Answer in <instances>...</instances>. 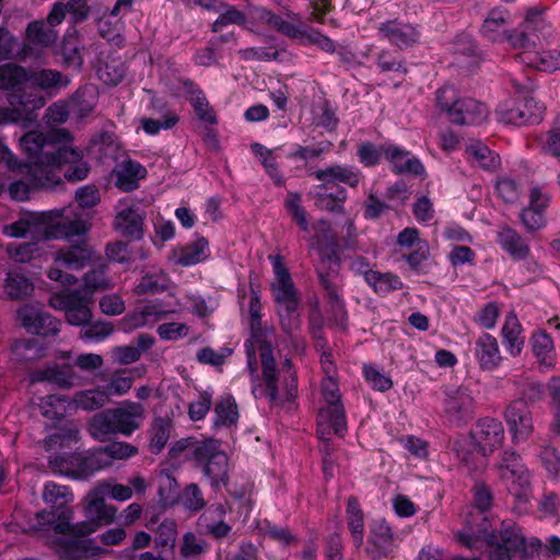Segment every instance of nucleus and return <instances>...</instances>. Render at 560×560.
I'll return each instance as SVG.
<instances>
[{
  "instance_id": "0eeeda50",
  "label": "nucleus",
  "mask_w": 560,
  "mask_h": 560,
  "mask_svg": "<svg viewBox=\"0 0 560 560\" xmlns=\"http://www.w3.org/2000/svg\"><path fill=\"white\" fill-rule=\"evenodd\" d=\"M272 264L275 282L271 284L275 302L278 305L277 312L282 330L293 336L301 326V316L299 307L301 299L295 288L288 268L282 261V257L270 256Z\"/></svg>"
},
{
  "instance_id": "c756f323",
  "label": "nucleus",
  "mask_w": 560,
  "mask_h": 560,
  "mask_svg": "<svg viewBox=\"0 0 560 560\" xmlns=\"http://www.w3.org/2000/svg\"><path fill=\"white\" fill-rule=\"evenodd\" d=\"M331 431L339 436L347 432L346 410L342 404L325 406L318 412L317 434L323 438Z\"/></svg>"
},
{
  "instance_id": "4c0bfd02",
  "label": "nucleus",
  "mask_w": 560,
  "mask_h": 560,
  "mask_svg": "<svg viewBox=\"0 0 560 560\" xmlns=\"http://www.w3.org/2000/svg\"><path fill=\"white\" fill-rule=\"evenodd\" d=\"M39 380L69 388L75 384L78 375L70 364H51L38 372Z\"/></svg>"
},
{
  "instance_id": "412c9836",
  "label": "nucleus",
  "mask_w": 560,
  "mask_h": 560,
  "mask_svg": "<svg viewBox=\"0 0 560 560\" xmlns=\"http://www.w3.org/2000/svg\"><path fill=\"white\" fill-rule=\"evenodd\" d=\"M470 438L479 452L482 453L483 456H487L502 446L505 439V431L501 421L491 417H485L480 418L474 424L470 431Z\"/></svg>"
},
{
  "instance_id": "052dcab7",
  "label": "nucleus",
  "mask_w": 560,
  "mask_h": 560,
  "mask_svg": "<svg viewBox=\"0 0 560 560\" xmlns=\"http://www.w3.org/2000/svg\"><path fill=\"white\" fill-rule=\"evenodd\" d=\"M177 538V524L165 518L156 528L155 547L161 550H174Z\"/></svg>"
},
{
  "instance_id": "4d7b16f0",
  "label": "nucleus",
  "mask_w": 560,
  "mask_h": 560,
  "mask_svg": "<svg viewBox=\"0 0 560 560\" xmlns=\"http://www.w3.org/2000/svg\"><path fill=\"white\" fill-rule=\"evenodd\" d=\"M218 13V19L211 24L212 33H219L229 25H243L246 22L245 13L226 2L224 3V9Z\"/></svg>"
},
{
  "instance_id": "a211bd4d",
  "label": "nucleus",
  "mask_w": 560,
  "mask_h": 560,
  "mask_svg": "<svg viewBox=\"0 0 560 560\" xmlns=\"http://www.w3.org/2000/svg\"><path fill=\"white\" fill-rule=\"evenodd\" d=\"M92 299L80 291L60 292L50 298V305L63 311L69 324L81 326L90 322L92 312L90 304Z\"/></svg>"
},
{
  "instance_id": "13d9d810",
  "label": "nucleus",
  "mask_w": 560,
  "mask_h": 560,
  "mask_svg": "<svg viewBox=\"0 0 560 560\" xmlns=\"http://www.w3.org/2000/svg\"><path fill=\"white\" fill-rule=\"evenodd\" d=\"M171 421L165 418H156L151 429L150 451L159 454L166 445L171 434Z\"/></svg>"
},
{
  "instance_id": "f3484780",
  "label": "nucleus",
  "mask_w": 560,
  "mask_h": 560,
  "mask_svg": "<svg viewBox=\"0 0 560 560\" xmlns=\"http://www.w3.org/2000/svg\"><path fill=\"white\" fill-rule=\"evenodd\" d=\"M71 213V209H54L37 214L35 223L45 225L46 238H70L85 234L86 222L81 219H72Z\"/></svg>"
},
{
  "instance_id": "5701e85b",
  "label": "nucleus",
  "mask_w": 560,
  "mask_h": 560,
  "mask_svg": "<svg viewBox=\"0 0 560 560\" xmlns=\"http://www.w3.org/2000/svg\"><path fill=\"white\" fill-rule=\"evenodd\" d=\"M504 418L513 443L526 441L532 435L534 431L532 412L524 399L512 401L504 412Z\"/></svg>"
},
{
  "instance_id": "a19ab883",
  "label": "nucleus",
  "mask_w": 560,
  "mask_h": 560,
  "mask_svg": "<svg viewBox=\"0 0 560 560\" xmlns=\"http://www.w3.org/2000/svg\"><path fill=\"white\" fill-rule=\"evenodd\" d=\"M26 37L34 46L47 48L55 44L58 35L45 21H33L27 25Z\"/></svg>"
},
{
  "instance_id": "e2e57ef3",
  "label": "nucleus",
  "mask_w": 560,
  "mask_h": 560,
  "mask_svg": "<svg viewBox=\"0 0 560 560\" xmlns=\"http://www.w3.org/2000/svg\"><path fill=\"white\" fill-rule=\"evenodd\" d=\"M208 544L205 539L198 537L195 533L188 532L183 536L179 553L183 558H197L208 550Z\"/></svg>"
},
{
  "instance_id": "f03ea898",
  "label": "nucleus",
  "mask_w": 560,
  "mask_h": 560,
  "mask_svg": "<svg viewBox=\"0 0 560 560\" xmlns=\"http://www.w3.org/2000/svg\"><path fill=\"white\" fill-rule=\"evenodd\" d=\"M108 487L95 485L85 497V521L72 524L68 532L74 539H65L59 545V556L62 560H78L89 556L91 551L90 539H79L95 533L100 527L109 525L116 521L118 509L106 504L105 497Z\"/></svg>"
},
{
  "instance_id": "bb28decb",
  "label": "nucleus",
  "mask_w": 560,
  "mask_h": 560,
  "mask_svg": "<svg viewBox=\"0 0 560 560\" xmlns=\"http://www.w3.org/2000/svg\"><path fill=\"white\" fill-rule=\"evenodd\" d=\"M385 160L389 163L390 170L395 174L425 175V167L422 162L410 151L394 142H388Z\"/></svg>"
},
{
  "instance_id": "09e8293b",
  "label": "nucleus",
  "mask_w": 560,
  "mask_h": 560,
  "mask_svg": "<svg viewBox=\"0 0 560 560\" xmlns=\"http://www.w3.org/2000/svg\"><path fill=\"white\" fill-rule=\"evenodd\" d=\"M375 62L381 72L400 74L408 72L405 58L396 50L383 49L378 51Z\"/></svg>"
},
{
  "instance_id": "58836bf2",
  "label": "nucleus",
  "mask_w": 560,
  "mask_h": 560,
  "mask_svg": "<svg viewBox=\"0 0 560 560\" xmlns=\"http://www.w3.org/2000/svg\"><path fill=\"white\" fill-rule=\"evenodd\" d=\"M98 79L109 86H116L122 82L127 73V66L119 57L108 56L97 68Z\"/></svg>"
},
{
  "instance_id": "f257e3e1",
  "label": "nucleus",
  "mask_w": 560,
  "mask_h": 560,
  "mask_svg": "<svg viewBox=\"0 0 560 560\" xmlns=\"http://www.w3.org/2000/svg\"><path fill=\"white\" fill-rule=\"evenodd\" d=\"M69 140L70 133L65 129L47 133L30 131L21 138L20 143L24 152L39 154V160L31 168L35 186L44 187V190H54L61 186V166L65 164H69L63 173L68 182H81L89 176L91 168L88 162L83 161V151L61 145V142Z\"/></svg>"
},
{
  "instance_id": "473e14b6",
  "label": "nucleus",
  "mask_w": 560,
  "mask_h": 560,
  "mask_svg": "<svg viewBox=\"0 0 560 560\" xmlns=\"http://www.w3.org/2000/svg\"><path fill=\"white\" fill-rule=\"evenodd\" d=\"M30 159L28 163L23 164L20 167V172L24 174L27 178V182L23 179L14 180L9 185V194L12 199L18 201H25L30 197L31 190L44 189V187H37L33 184V176L31 168L32 166L39 160V154H32L31 152H25Z\"/></svg>"
},
{
  "instance_id": "2eb2a0df",
  "label": "nucleus",
  "mask_w": 560,
  "mask_h": 560,
  "mask_svg": "<svg viewBox=\"0 0 560 560\" xmlns=\"http://www.w3.org/2000/svg\"><path fill=\"white\" fill-rule=\"evenodd\" d=\"M545 109L544 104L537 102L533 96H525L520 100L502 102L495 109V116L498 121L505 125L523 126L540 122Z\"/></svg>"
},
{
  "instance_id": "20e7f679",
  "label": "nucleus",
  "mask_w": 560,
  "mask_h": 560,
  "mask_svg": "<svg viewBox=\"0 0 560 560\" xmlns=\"http://www.w3.org/2000/svg\"><path fill=\"white\" fill-rule=\"evenodd\" d=\"M308 176L319 182L316 190V205L329 212L345 213V202L348 191L337 185L342 183L351 188H357L364 179L360 168L354 165L331 164L319 170H310Z\"/></svg>"
},
{
  "instance_id": "a18cd8bd",
  "label": "nucleus",
  "mask_w": 560,
  "mask_h": 560,
  "mask_svg": "<svg viewBox=\"0 0 560 560\" xmlns=\"http://www.w3.org/2000/svg\"><path fill=\"white\" fill-rule=\"evenodd\" d=\"M215 425H232L237 422L238 410L235 399L231 395L221 396L214 406Z\"/></svg>"
},
{
  "instance_id": "c85d7f7f",
  "label": "nucleus",
  "mask_w": 560,
  "mask_h": 560,
  "mask_svg": "<svg viewBox=\"0 0 560 560\" xmlns=\"http://www.w3.org/2000/svg\"><path fill=\"white\" fill-rule=\"evenodd\" d=\"M474 355L481 371L493 372L503 361L500 346L495 337L482 332L475 341Z\"/></svg>"
},
{
  "instance_id": "423d86ee",
  "label": "nucleus",
  "mask_w": 560,
  "mask_h": 560,
  "mask_svg": "<svg viewBox=\"0 0 560 560\" xmlns=\"http://www.w3.org/2000/svg\"><path fill=\"white\" fill-rule=\"evenodd\" d=\"M488 560H530L533 549L539 547L537 537L527 538L514 521L504 520L486 535Z\"/></svg>"
},
{
  "instance_id": "de8ad7c7",
  "label": "nucleus",
  "mask_w": 560,
  "mask_h": 560,
  "mask_svg": "<svg viewBox=\"0 0 560 560\" xmlns=\"http://www.w3.org/2000/svg\"><path fill=\"white\" fill-rule=\"evenodd\" d=\"M79 429L73 422H66L65 425L59 428L56 432L49 434L44 440V446L47 451L56 450L57 447L68 446L72 442L78 441Z\"/></svg>"
},
{
  "instance_id": "603ef678",
  "label": "nucleus",
  "mask_w": 560,
  "mask_h": 560,
  "mask_svg": "<svg viewBox=\"0 0 560 560\" xmlns=\"http://www.w3.org/2000/svg\"><path fill=\"white\" fill-rule=\"evenodd\" d=\"M388 142L375 144L371 141L362 142L357 150L359 162L364 167H374L385 159V151L387 150Z\"/></svg>"
},
{
  "instance_id": "39448f33",
  "label": "nucleus",
  "mask_w": 560,
  "mask_h": 560,
  "mask_svg": "<svg viewBox=\"0 0 560 560\" xmlns=\"http://www.w3.org/2000/svg\"><path fill=\"white\" fill-rule=\"evenodd\" d=\"M145 419L142 404L124 400L114 408L96 413L89 424L90 434L97 440L109 435L130 436L139 430Z\"/></svg>"
},
{
  "instance_id": "ddd939ff",
  "label": "nucleus",
  "mask_w": 560,
  "mask_h": 560,
  "mask_svg": "<svg viewBox=\"0 0 560 560\" xmlns=\"http://www.w3.org/2000/svg\"><path fill=\"white\" fill-rule=\"evenodd\" d=\"M92 259L93 250L85 241L63 246L56 252L54 266L49 269L47 276L50 280L58 281L65 285L74 284L78 279L68 271L81 270Z\"/></svg>"
},
{
  "instance_id": "49530a36",
  "label": "nucleus",
  "mask_w": 560,
  "mask_h": 560,
  "mask_svg": "<svg viewBox=\"0 0 560 560\" xmlns=\"http://www.w3.org/2000/svg\"><path fill=\"white\" fill-rule=\"evenodd\" d=\"M108 402L107 393L101 389H85L78 392L72 400L75 408L93 411Z\"/></svg>"
},
{
  "instance_id": "338daca9",
  "label": "nucleus",
  "mask_w": 560,
  "mask_h": 560,
  "mask_svg": "<svg viewBox=\"0 0 560 560\" xmlns=\"http://www.w3.org/2000/svg\"><path fill=\"white\" fill-rule=\"evenodd\" d=\"M97 27L98 33L103 38L107 40H115L120 37L124 22L118 18L109 16V12H105L104 15L97 20Z\"/></svg>"
},
{
  "instance_id": "b1692460",
  "label": "nucleus",
  "mask_w": 560,
  "mask_h": 560,
  "mask_svg": "<svg viewBox=\"0 0 560 560\" xmlns=\"http://www.w3.org/2000/svg\"><path fill=\"white\" fill-rule=\"evenodd\" d=\"M18 317L22 326L31 334L47 337L55 336L60 330V320L30 305L21 307L18 311Z\"/></svg>"
},
{
  "instance_id": "9d476101",
  "label": "nucleus",
  "mask_w": 560,
  "mask_h": 560,
  "mask_svg": "<svg viewBox=\"0 0 560 560\" xmlns=\"http://www.w3.org/2000/svg\"><path fill=\"white\" fill-rule=\"evenodd\" d=\"M315 248L318 255L315 271L328 303L335 312L345 313V304L340 293L341 284L339 282L340 257L338 244L331 238L326 243L317 242Z\"/></svg>"
},
{
  "instance_id": "f8f14e48",
  "label": "nucleus",
  "mask_w": 560,
  "mask_h": 560,
  "mask_svg": "<svg viewBox=\"0 0 560 560\" xmlns=\"http://www.w3.org/2000/svg\"><path fill=\"white\" fill-rule=\"evenodd\" d=\"M436 105L447 114L450 120L457 125H475L483 121L488 108L483 103L470 97H458L452 85H444L436 91Z\"/></svg>"
},
{
  "instance_id": "cd10ccee",
  "label": "nucleus",
  "mask_w": 560,
  "mask_h": 560,
  "mask_svg": "<svg viewBox=\"0 0 560 560\" xmlns=\"http://www.w3.org/2000/svg\"><path fill=\"white\" fill-rule=\"evenodd\" d=\"M260 19L280 34L290 38L299 39L301 43L308 30V26L302 21L301 15L292 11H289L287 13V19H284L269 10H264L260 13Z\"/></svg>"
},
{
  "instance_id": "6e6d98bb",
  "label": "nucleus",
  "mask_w": 560,
  "mask_h": 560,
  "mask_svg": "<svg viewBox=\"0 0 560 560\" xmlns=\"http://www.w3.org/2000/svg\"><path fill=\"white\" fill-rule=\"evenodd\" d=\"M5 293L12 300H20L30 295L33 290V283L23 275L18 272H8L4 285Z\"/></svg>"
},
{
  "instance_id": "680f3d73",
  "label": "nucleus",
  "mask_w": 560,
  "mask_h": 560,
  "mask_svg": "<svg viewBox=\"0 0 560 560\" xmlns=\"http://www.w3.org/2000/svg\"><path fill=\"white\" fill-rule=\"evenodd\" d=\"M541 151L560 161V116L540 138Z\"/></svg>"
},
{
  "instance_id": "c03bdc74",
  "label": "nucleus",
  "mask_w": 560,
  "mask_h": 560,
  "mask_svg": "<svg viewBox=\"0 0 560 560\" xmlns=\"http://www.w3.org/2000/svg\"><path fill=\"white\" fill-rule=\"evenodd\" d=\"M532 348L537 360L546 365L551 366L555 361V347L552 338L545 331L535 332L532 336Z\"/></svg>"
},
{
  "instance_id": "e433bc0d",
  "label": "nucleus",
  "mask_w": 560,
  "mask_h": 560,
  "mask_svg": "<svg viewBox=\"0 0 560 560\" xmlns=\"http://www.w3.org/2000/svg\"><path fill=\"white\" fill-rule=\"evenodd\" d=\"M347 525L351 533L355 548L363 545L364 539V517L363 511L357 498L350 497L347 503Z\"/></svg>"
},
{
  "instance_id": "aec40b11",
  "label": "nucleus",
  "mask_w": 560,
  "mask_h": 560,
  "mask_svg": "<svg viewBox=\"0 0 560 560\" xmlns=\"http://www.w3.org/2000/svg\"><path fill=\"white\" fill-rule=\"evenodd\" d=\"M475 409L476 401L468 387L459 386L445 392L444 411L452 423L456 425L467 423L474 418Z\"/></svg>"
},
{
  "instance_id": "5fc2aeb1",
  "label": "nucleus",
  "mask_w": 560,
  "mask_h": 560,
  "mask_svg": "<svg viewBox=\"0 0 560 560\" xmlns=\"http://www.w3.org/2000/svg\"><path fill=\"white\" fill-rule=\"evenodd\" d=\"M106 272L107 268L105 265H101L86 272L83 278L84 287L79 291L92 299L95 291L109 289L110 281L108 280Z\"/></svg>"
},
{
  "instance_id": "3c124183",
  "label": "nucleus",
  "mask_w": 560,
  "mask_h": 560,
  "mask_svg": "<svg viewBox=\"0 0 560 560\" xmlns=\"http://www.w3.org/2000/svg\"><path fill=\"white\" fill-rule=\"evenodd\" d=\"M97 450L105 468L110 466L114 459H127L138 453V448L127 442H113Z\"/></svg>"
},
{
  "instance_id": "37998d69",
  "label": "nucleus",
  "mask_w": 560,
  "mask_h": 560,
  "mask_svg": "<svg viewBox=\"0 0 560 560\" xmlns=\"http://www.w3.org/2000/svg\"><path fill=\"white\" fill-rule=\"evenodd\" d=\"M173 311L165 310L161 303L152 302L141 307L139 312L130 316V325L135 328L143 327L149 323H153L165 318Z\"/></svg>"
},
{
  "instance_id": "8fccbe9b",
  "label": "nucleus",
  "mask_w": 560,
  "mask_h": 560,
  "mask_svg": "<svg viewBox=\"0 0 560 560\" xmlns=\"http://www.w3.org/2000/svg\"><path fill=\"white\" fill-rule=\"evenodd\" d=\"M368 284L380 295H386L404 288V283L397 275L380 271L369 275Z\"/></svg>"
},
{
  "instance_id": "c9c22d12",
  "label": "nucleus",
  "mask_w": 560,
  "mask_h": 560,
  "mask_svg": "<svg viewBox=\"0 0 560 560\" xmlns=\"http://www.w3.org/2000/svg\"><path fill=\"white\" fill-rule=\"evenodd\" d=\"M520 62L539 71H555L560 69V49L526 52L520 56Z\"/></svg>"
},
{
  "instance_id": "f704fd0d",
  "label": "nucleus",
  "mask_w": 560,
  "mask_h": 560,
  "mask_svg": "<svg viewBox=\"0 0 560 560\" xmlns=\"http://www.w3.org/2000/svg\"><path fill=\"white\" fill-rule=\"evenodd\" d=\"M466 155L471 163L487 171L498 168L501 163L499 154L478 140L470 141L467 144Z\"/></svg>"
},
{
  "instance_id": "7ed1b4c3",
  "label": "nucleus",
  "mask_w": 560,
  "mask_h": 560,
  "mask_svg": "<svg viewBox=\"0 0 560 560\" xmlns=\"http://www.w3.org/2000/svg\"><path fill=\"white\" fill-rule=\"evenodd\" d=\"M259 358L261 364V377L257 375V365L254 354H248L247 366L252 375V393L256 399L265 398L270 404H276L283 398L291 399L298 392V378L292 370L291 360L284 361L287 375L281 382L280 372L277 370L276 361L272 354V348L268 342H262L259 347Z\"/></svg>"
},
{
  "instance_id": "393cba45",
  "label": "nucleus",
  "mask_w": 560,
  "mask_h": 560,
  "mask_svg": "<svg viewBox=\"0 0 560 560\" xmlns=\"http://www.w3.org/2000/svg\"><path fill=\"white\" fill-rule=\"evenodd\" d=\"M144 212L136 203L119 205L114 219V229L124 237L141 240L143 236Z\"/></svg>"
},
{
  "instance_id": "dca6fc26",
  "label": "nucleus",
  "mask_w": 560,
  "mask_h": 560,
  "mask_svg": "<svg viewBox=\"0 0 560 560\" xmlns=\"http://www.w3.org/2000/svg\"><path fill=\"white\" fill-rule=\"evenodd\" d=\"M49 468L54 474L83 480L105 467L96 448L88 455L73 453L66 456H55L49 459Z\"/></svg>"
},
{
  "instance_id": "1a4fd4ad",
  "label": "nucleus",
  "mask_w": 560,
  "mask_h": 560,
  "mask_svg": "<svg viewBox=\"0 0 560 560\" xmlns=\"http://www.w3.org/2000/svg\"><path fill=\"white\" fill-rule=\"evenodd\" d=\"M492 469L517 504L529 502L533 495L530 472L516 451L504 450Z\"/></svg>"
},
{
  "instance_id": "7c9ffc66",
  "label": "nucleus",
  "mask_w": 560,
  "mask_h": 560,
  "mask_svg": "<svg viewBox=\"0 0 560 560\" xmlns=\"http://www.w3.org/2000/svg\"><path fill=\"white\" fill-rule=\"evenodd\" d=\"M497 241L500 247L515 260H523L529 255V246L526 241L509 226L499 229Z\"/></svg>"
},
{
  "instance_id": "79ce46f5",
  "label": "nucleus",
  "mask_w": 560,
  "mask_h": 560,
  "mask_svg": "<svg viewBox=\"0 0 560 560\" xmlns=\"http://www.w3.org/2000/svg\"><path fill=\"white\" fill-rule=\"evenodd\" d=\"M147 170L137 161L128 160L121 165L118 174V186L125 191L133 190L138 187V179L144 178Z\"/></svg>"
},
{
  "instance_id": "774afa93",
  "label": "nucleus",
  "mask_w": 560,
  "mask_h": 560,
  "mask_svg": "<svg viewBox=\"0 0 560 560\" xmlns=\"http://www.w3.org/2000/svg\"><path fill=\"white\" fill-rule=\"evenodd\" d=\"M538 545L539 547L533 549L530 560H555L560 557V538L558 536H551L546 545L538 539Z\"/></svg>"
},
{
  "instance_id": "4468645a",
  "label": "nucleus",
  "mask_w": 560,
  "mask_h": 560,
  "mask_svg": "<svg viewBox=\"0 0 560 560\" xmlns=\"http://www.w3.org/2000/svg\"><path fill=\"white\" fill-rule=\"evenodd\" d=\"M192 459L202 469L213 488L225 486L228 482L229 460L215 441L197 443L192 448Z\"/></svg>"
},
{
  "instance_id": "a878e982",
  "label": "nucleus",
  "mask_w": 560,
  "mask_h": 560,
  "mask_svg": "<svg viewBox=\"0 0 560 560\" xmlns=\"http://www.w3.org/2000/svg\"><path fill=\"white\" fill-rule=\"evenodd\" d=\"M382 38L399 49H407L420 42L421 32L418 26L399 20H390L378 27Z\"/></svg>"
},
{
  "instance_id": "6ab92c4d",
  "label": "nucleus",
  "mask_w": 560,
  "mask_h": 560,
  "mask_svg": "<svg viewBox=\"0 0 560 560\" xmlns=\"http://www.w3.org/2000/svg\"><path fill=\"white\" fill-rule=\"evenodd\" d=\"M545 26V20L539 13L529 12L520 26L509 31L505 42H508L513 48L523 49V51L516 56L518 61L521 55L535 52L533 49L539 44V33Z\"/></svg>"
},
{
  "instance_id": "72a5a7b5",
  "label": "nucleus",
  "mask_w": 560,
  "mask_h": 560,
  "mask_svg": "<svg viewBox=\"0 0 560 560\" xmlns=\"http://www.w3.org/2000/svg\"><path fill=\"white\" fill-rule=\"evenodd\" d=\"M209 255V243L205 237H200L180 247L175 253V261L179 266L188 267L205 261Z\"/></svg>"
},
{
  "instance_id": "69168bd1",
  "label": "nucleus",
  "mask_w": 560,
  "mask_h": 560,
  "mask_svg": "<svg viewBox=\"0 0 560 560\" xmlns=\"http://www.w3.org/2000/svg\"><path fill=\"white\" fill-rule=\"evenodd\" d=\"M190 104L195 110L198 119L208 122L210 125H217L218 119L214 114V110L210 106L208 100L201 91H198L192 94L190 98Z\"/></svg>"
},
{
  "instance_id": "6e6552de",
  "label": "nucleus",
  "mask_w": 560,
  "mask_h": 560,
  "mask_svg": "<svg viewBox=\"0 0 560 560\" xmlns=\"http://www.w3.org/2000/svg\"><path fill=\"white\" fill-rule=\"evenodd\" d=\"M42 498L50 510H43L36 514L38 525L52 529L56 534H68L73 518L71 503L74 500L70 487L47 481L44 485Z\"/></svg>"
},
{
  "instance_id": "2f4dec72",
  "label": "nucleus",
  "mask_w": 560,
  "mask_h": 560,
  "mask_svg": "<svg viewBox=\"0 0 560 560\" xmlns=\"http://www.w3.org/2000/svg\"><path fill=\"white\" fill-rule=\"evenodd\" d=\"M509 13L504 10H491L481 26V34L492 43L505 42L508 36Z\"/></svg>"
},
{
  "instance_id": "bf43d9fd",
  "label": "nucleus",
  "mask_w": 560,
  "mask_h": 560,
  "mask_svg": "<svg viewBox=\"0 0 560 560\" xmlns=\"http://www.w3.org/2000/svg\"><path fill=\"white\" fill-rule=\"evenodd\" d=\"M30 90L36 91L39 95V89L48 90L56 88L61 82V73L56 70L44 69L39 71L30 70Z\"/></svg>"
},
{
  "instance_id": "9b49d317",
  "label": "nucleus",
  "mask_w": 560,
  "mask_h": 560,
  "mask_svg": "<svg viewBox=\"0 0 560 560\" xmlns=\"http://www.w3.org/2000/svg\"><path fill=\"white\" fill-rule=\"evenodd\" d=\"M30 70L16 63L0 66V90L9 92V103L22 106L25 112H34L45 105V98L30 90Z\"/></svg>"
},
{
  "instance_id": "ea45409f",
  "label": "nucleus",
  "mask_w": 560,
  "mask_h": 560,
  "mask_svg": "<svg viewBox=\"0 0 560 560\" xmlns=\"http://www.w3.org/2000/svg\"><path fill=\"white\" fill-rule=\"evenodd\" d=\"M503 345L511 355L516 357L522 352L524 338L522 327L515 315H509L502 327Z\"/></svg>"
},
{
  "instance_id": "4be33fe9",
  "label": "nucleus",
  "mask_w": 560,
  "mask_h": 560,
  "mask_svg": "<svg viewBox=\"0 0 560 560\" xmlns=\"http://www.w3.org/2000/svg\"><path fill=\"white\" fill-rule=\"evenodd\" d=\"M397 548L396 534L385 520L374 521L370 528L365 552L371 560H383Z\"/></svg>"
},
{
  "instance_id": "864d4df0",
  "label": "nucleus",
  "mask_w": 560,
  "mask_h": 560,
  "mask_svg": "<svg viewBox=\"0 0 560 560\" xmlns=\"http://www.w3.org/2000/svg\"><path fill=\"white\" fill-rule=\"evenodd\" d=\"M170 278L164 271L147 272L137 284L139 294H154L167 289Z\"/></svg>"
},
{
  "instance_id": "0e129e2a",
  "label": "nucleus",
  "mask_w": 560,
  "mask_h": 560,
  "mask_svg": "<svg viewBox=\"0 0 560 560\" xmlns=\"http://www.w3.org/2000/svg\"><path fill=\"white\" fill-rule=\"evenodd\" d=\"M132 384L133 378L127 375V370H120L110 376L104 392L107 393L108 399L110 396H122L130 390Z\"/></svg>"
}]
</instances>
